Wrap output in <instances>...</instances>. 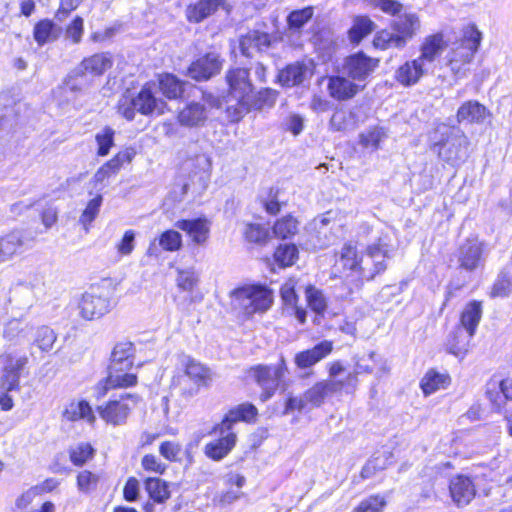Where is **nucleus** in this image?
<instances>
[{
    "label": "nucleus",
    "mask_w": 512,
    "mask_h": 512,
    "mask_svg": "<svg viewBox=\"0 0 512 512\" xmlns=\"http://www.w3.org/2000/svg\"><path fill=\"white\" fill-rule=\"evenodd\" d=\"M482 39L481 32L475 25L463 28L460 38L455 41L446 55V67L453 79L459 81L466 78Z\"/></svg>",
    "instance_id": "nucleus-3"
},
{
    "label": "nucleus",
    "mask_w": 512,
    "mask_h": 512,
    "mask_svg": "<svg viewBox=\"0 0 512 512\" xmlns=\"http://www.w3.org/2000/svg\"><path fill=\"white\" fill-rule=\"evenodd\" d=\"M245 237L249 242L263 245L269 239V231L261 224H248L245 229Z\"/></svg>",
    "instance_id": "nucleus-54"
},
{
    "label": "nucleus",
    "mask_w": 512,
    "mask_h": 512,
    "mask_svg": "<svg viewBox=\"0 0 512 512\" xmlns=\"http://www.w3.org/2000/svg\"><path fill=\"white\" fill-rule=\"evenodd\" d=\"M158 244L165 251H178L182 246V236L175 230H167L159 236Z\"/></svg>",
    "instance_id": "nucleus-49"
},
{
    "label": "nucleus",
    "mask_w": 512,
    "mask_h": 512,
    "mask_svg": "<svg viewBox=\"0 0 512 512\" xmlns=\"http://www.w3.org/2000/svg\"><path fill=\"white\" fill-rule=\"evenodd\" d=\"M140 398L136 394L125 393L119 399L110 400L104 405L98 406L100 417L113 426L123 425L131 412L138 404Z\"/></svg>",
    "instance_id": "nucleus-10"
},
{
    "label": "nucleus",
    "mask_w": 512,
    "mask_h": 512,
    "mask_svg": "<svg viewBox=\"0 0 512 512\" xmlns=\"http://www.w3.org/2000/svg\"><path fill=\"white\" fill-rule=\"evenodd\" d=\"M63 417L72 422L85 420L89 424H93L96 420L91 406L85 400L71 401L63 411Z\"/></svg>",
    "instance_id": "nucleus-28"
},
{
    "label": "nucleus",
    "mask_w": 512,
    "mask_h": 512,
    "mask_svg": "<svg viewBox=\"0 0 512 512\" xmlns=\"http://www.w3.org/2000/svg\"><path fill=\"white\" fill-rule=\"evenodd\" d=\"M159 453L167 460L175 462L179 459L181 445L173 441H165L159 447Z\"/></svg>",
    "instance_id": "nucleus-62"
},
{
    "label": "nucleus",
    "mask_w": 512,
    "mask_h": 512,
    "mask_svg": "<svg viewBox=\"0 0 512 512\" xmlns=\"http://www.w3.org/2000/svg\"><path fill=\"white\" fill-rule=\"evenodd\" d=\"M489 116L486 107L477 101L469 100L464 102L457 111V120L469 123H483Z\"/></svg>",
    "instance_id": "nucleus-25"
},
{
    "label": "nucleus",
    "mask_w": 512,
    "mask_h": 512,
    "mask_svg": "<svg viewBox=\"0 0 512 512\" xmlns=\"http://www.w3.org/2000/svg\"><path fill=\"white\" fill-rule=\"evenodd\" d=\"M94 455L93 447L88 443H80L69 451L70 461L76 466H83Z\"/></svg>",
    "instance_id": "nucleus-47"
},
{
    "label": "nucleus",
    "mask_w": 512,
    "mask_h": 512,
    "mask_svg": "<svg viewBox=\"0 0 512 512\" xmlns=\"http://www.w3.org/2000/svg\"><path fill=\"white\" fill-rule=\"evenodd\" d=\"M135 232L127 230L121 241L117 244L116 249L121 255H130L134 249Z\"/></svg>",
    "instance_id": "nucleus-63"
},
{
    "label": "nucleus",
    "mask_w": 512,
    "mask_h": 512,
    "mask_svg": "<svg viewBox=\"0 0 512 512\" xmlns=\"http://www.w3.org/2000/svg\"><path fill=\"white\" fill-rule=\"evenodd\" d=\"M449 491L453 502L459 507L469 504L476 494L472 480L463 475L451 479Z\"/></svg>",
    "instance_id": "nucleus-18"
},
{
    "label": "nucleus",
    "mask_w": 512,
    "mask_h": 512,
    "mask_svg": "<svg viewBox=\"0 0 512 512\" xmlns=\"http://www.w3.org/2000/svg\"><path fill=\"white\" fill-rule=\"evenodd\" d=\"M449 384L450 377L447 374L430 370L424 375L420 385L424 395L428 396L438 390L447 388Z\"/></svg>",
    "instance_id": "nucleus-33"
},
{
    "label": "nucleus",
    "mask_w": 512,
    "mask_h": 512,
    "mask_svg": "<svg viewBox=\"0 0 512 512\" xmlns=\"http://www.w3.org/2000/svg\"><path fill=\"white\" fill-rule=\"evenodd\" d=\"M153 87L155 84H146L136 96L123 95L118 103L119 113L127 120H133L136 111L146 116L163 114L166 102L156 98Z\"/></svg>",
    "instance_id": "nucleus-8"
},
{
    "label": "nucleus",
    "mask_w": 512,
    "mask_h": 512,
    "mask_svg": "<svg viewBox=\"0 0 512 512\" xmlns=\"http://www.w3.org/2000/svg\"><path fill=\"white\" fill-rule=\"evenodd\" d=\"M339 263L344 269L358 272L361 276L362 257L358 258L357 249L352 243H346L341 248Z\"/></svg>",
    "instance_id": "nucleus-37"
},
{
    "label": "nucleus",
    "mask_w": 512,
    "mask_h": 512,
    "mask_svg": "<svg viewBox=\"0 0 512 512\" xmlns=\"http://www.w3.org/2000/svg\"><path fill=\"white\" fill-rule=\"evenodd\" d=\"M186 83L180 81L174 75L166 74L159 80L162 93L169 99H177L184 93Z\"/></svg>",
    "instance_id": "nucleus-39"
},
{
    "label": "nucleus",
    "mask_w": 512,
    "mask_h": 512,
    "mask_svg": "<svg viewBox=\"0 0 512 512\" xmlns=\"http://www.w3.org/2000/svg\"><path fill=\"white\" fill-rule=\"evenodd\" d=\"M287 373L285 359L280 358L275 365H258L250 370L251 377L262 388L263 392L260 398L263 402L270 399L277 390L280 381Z\"/></svg>",
    "instance_id": "nucleus-9"
},
{
    "label": "nucleus",
    "mask_w": 512,
    "mask_h": 512,
    "mask_svg": "<svg viewBox=\"0 0 512 512\" xmlns=\"http://www.w3.org/2000/svg\"><path fill=\"white\" fill-rule=\"evenodd\" d=\"M95 139L98 144V155L106 156L114 144V130L110 127H105L96 134Z\"/></svg>",
    "instance_id": "nucleus-55"
},
{
    "label": "nucleus",
    "mask_w": 512,
    "mask_h": 512,
    "mask_svg": "<svg viewBox=\"0 0 512 512\" xmlns=\"http://www.w3.org/2000/svg\"><path fill=\"white\" fill-rule=\"evenodd\" d=\"M142 467L146 471L163 474L166 470V465L161 463L159 459L152 454L145 455L141 461Z\"/></svg>",
    "instance_id": "nucleus-64"
},
{
    "label": "nucleus",
    "mask_w": 512,
    "mask_h": 512,
    "mask_svg": "<svg viewBox=\"0 0 512 512\" xmlns=\"http://www.w3.org/2000/svg\"><path fill=\"white\" fill-rule=\"evenodd\" d=\"M298 231V221L291 215H287L277 220L273 226V232L276 237L286 239L295 235Z\"/></svg>",
    "instance_id": "nucleus-42"
},
{
    "label": "nucleus",
    "mask_w": 512,
    "mask_h": 512,
    "mask_svg": "<svg viewBox=\"0 0 512 512\" xmlns=\"http://www.w3.org/2000/svg\"><path fill=\"white\" fill-rule=\"evenodd\" d=\"M430 149L438 158L451 166H458L469 156L470 142L460 130L445 124L437 126L430 136Z\"/></svg>",
    "instance_id": "nucleus-4"
},
{
    "label": "nucleus",
    "mask_w": 512,
    "mask_h": 512,
    "mask_svg": "<svg viewBox=\"0 0 512 512\" xmlns=\"http://www.w3.org/2000/svg\"><path fill=\"white\" fill-rule=\"evenodd\" d=\"M364 87L365 84L356 83L345 75L331 76L328 78L327 83L329 95L338 101H346L353 98Z\"/></svg>",
    "instance_id": "nucleus-15"
},
{
    "label": "nucleus",
    "mask_w": 512,
    "mask_h": 512,
    "mask_svg": "<svg viewBox=\"0 0 512 512\" xmlns=\"http://www.w3.org/2000/svg\"><path fill=\"white\" fill-rule=\"evenodd\" d=\"M482 318V303L473 300L465 305L460 315L461 329L474 335Z\"/></svg>",
    "instance_id": "nucleus-27"
},
{
    "label": "nucleus",
    "mask_w": 512,
    "mask_h": 512,
    "mask_svg": "<svg viewBox=\"0 0 512 512\" xmlns=\"http://www.w3.org/2000/svg\"><path fill=\"white\" fill-rule=\"evenodd\" d=\"M270 45V36L259 31H250L240 40V49L243 55L250 56L252 50H262Z\"/></svg>",
    "instance_id": "nucleus-32"
},
{
    "label": "nucleus",
    "mask_w": 512,
    "mask_h": 512,
    "mask_svg": "<svg viewBox=\"0 0 512 512\" xmlns=\"http://www.w3.org/2000/svg\"><path fill=\"white\" fill-rule=\"evenodd\" d=\"M245 483V477L239 474H230L226 480V503L239 499L243 493L241 488Z\"/></svg>",
    "instance_id": "nucleus-45"
},
{
    "label": "nucleus",
    "mask_w": 512,
    "mask_h": 512,
    "mask_svg": "<svg viewBox=\"0 0 512 512\" xmlns=\"http://www.w3.org/2000/svg\"><path fill=\"white\" fill-rule=\"evenodd\" d=\"M372 8H379L382 12L397 16L390 23V29L378 31L373 38L376 49L388 50L391 48L403 49L418 34L421 21L415 13H403V5L396 0H363Z\"/></svg>",
    "instance_id": "nucleus-1"
},
{
    "label": "nucleus",
    "mask_w": 512,
    "mask_h": 512,
    "mask_svg": "<svg viewBox=\"0 0 512 512\" xmlns=\"http://www.w3.org/2000/svg\"><path fill=\"white\" fill-rule=\"evenodd\" d=\"M99 475L89 470H83L77 475V488L82 493H90L97 488Z\"/></svg>",
    "instance_id": "nucleus-51"
},
{
    "label": "nucleus",
    "mask_w": 512,
    "mask_h": 512,
    "mask_svg": "<svg viewBox=\"0 0 512 512\" xmlns=\"http://www.w3.org/2000/svg\"><path fill=\"white\" fill-rule=\"evenodd\" d=\"M483 243L477 238H471L463 243L459 250V262L461 267L467 270L476 269L482 259Z\"/></svg>",
    "instance_id": "nucleus-22"
},
{
    "label": "nucleus",
    "mask_w": 512,
    "mask_h": 512,
    "mask_svg": "<svg viewBox=\"0 0 512 512\" xmlns=\"http://www.w3.org/2000/svg\"><path fill=\"white\" fill-rule=\"evenodd\" d=\"M224 420L221 424L215 426L211 431L207 432V437L211 439L204 447V454L214 460L220 461L224 457Z\"/></svg>",
    "instance_id": "nucleus-26"
},
{
    "label": "nucleus",
    "mask_w": 512,
    "mask_h": 512,
    "mask_svg": "<svg viewBox=\"0 0 512 512\" xmlns=\"http://www.w3.org/2000/svg\"><path fill=\"white\" fill-rule=\"evenodd\" d=\"M233 310L250 317L267 311L273 303V292L262 285L237 288L230 293Z\"/></svg>",
    "instance_id": "nucleus-6"
},
{
    "label": "nucleus",
    "mask_w": 512,
    "mask_h": 512,
    "mask_svg": "<svg viewBox=\"0 0 512 512\" xmlns=\"http://www.w3.org/2000/svg\"><path fill=\"white\" fill-rule=\"evenodd\" d=\"M306 299L309 307L316 313L320 314L325 311L327 302L320 290L313 286H308L306 288Z\"/></svg>",
    "instance_id": "nucleus-52"
},
{
    "label": "nucleus",
    "mask_w": 512,
    "mask_h": 512,
    "mask_svg": "<svg viewBox=\"0 0 512 512\" xmlns=\"http://www.w3.org/2000/svg\"><path fill=\"white\" fill-rule=\"evenodd\" d=\"M61 29L50 20H42L34 27V39L39 45H44L58 38Z\"/></svg>",
    "instance_id": "nucleus-36"
},
{
    "label": "nucleus",
    "mask_w": 512,
    "mask_h": 512,
    "mask_svg": "<svg viewBox=\"0 0 512 512\" xmlns=\"http://www.w3.org/2000/svg\"><path fill=\"white\" fill-rule=\"evenodd\" d=\"M178 120L185 126H197L205 120L204 108L198 103H192L180 111Z\"/></svg>",
    "instance_id": "nucleus-40"
},
{
    "label": "nucleus",
    "mask_w": 512,
    "mask_h": 512,
    "mask_svg": "<svg viewBox=\"0 0 512 512\" xmlns=\"http://www.w3.org/2000/svg\"><path fill=\"white\" fill-rule=\"evenodd\" d=\"M121 165L122 161L119 155L109 160L94 174L93 179L95 183H103L105 179L109 178L112 174H115L120 169Z\"/></svg>",
    "instance_id": "nucleus-53"
},
{
    "label": "nucleus",
    "mask_w": 512,
    "mask_h": 512,
    "mask_svg": "<svg viewBox=\"0 0 512 512\" xmlns=\"http://www.w3.org/2000/svg\"><path fill=\"white\" fill-rule=\"evenodd\" d=\"M112 65L113 60L108 53H97L85 58L75 71V75L76 77L85 74L100 76L110 69Z\"/></svg>",
    "instance_id": "nucleus-21"
},
{
    "label": "nucleus",
    "mask_w": 512,
    "mask_h": 512,
    "mask_svg": "<svg viewBox=\"0 0 512 512\" xmlns=\"http://www.w3.org/2000/svg\"><path fill=\"white\" fill-rule=\"evenodd\" d=\"M385 506L386 500L384 497L375 495L362 500L353 512H383Z\"/></svg>",
    "instance_id": "nucleus-57"
},
{
    "label": "nucleus",
    "mask_w": 512,
    "mask_h": 512,
    "mask_svg": "<svg viewBox=\"0 0 512 512\" xmlns=\"http://www.w3.org/2000/svg\"><path fill=\"white\" fill-rule=\"evenodd\" d=\"M511 292L512 275L509 272L503 271L494 283L490 294L492 297H506Z\"/></svg>",
    "instance_id": "nucleus-50"
},
{
    "label": "nucleus",
    "mask_w": 512,
    "mask_h": 512,
    "mask_svg": "<svg viewBox=\"0 0 512 512\" xmlns=\"http://www.w3.org/2000/svg\"><path fill=\"white\" fill-rule=\"evenodd\" d=\"M27 363V357L16 356L13 354H4L0 356V365L2 366V375L0 377V387L4 391H13L19 389L20 372Z\"/></svg>",
    "instance_id": "nucleus-13"
},
{
    "label": "nucleus",
    "mask_w": 512,
    "mask_h": 512,
    "mask_svg": "<svg viewBox=\"0 0 512 512\" xmlns=\"http://www.w3.org/2000/svg\"><path fill=\"white\" fill-rule=\"evenodd\" d=\"M132 350L130 342L118 343L112 351L109 369L129 371L133 365Z\"/></svg>",
    "instance_id": "nucleus-29"
},
{
    "label": "nucleus",
    "mask_w": 512,
    "mask_h": 512,
    "mask_svg": "<svg viewBox=\"0 0 512 512\" xmlns=\"http://www.w3.org/2000/svg\"><path fill=\"white\" fill-rule=\"evenodd\" d=\"M445 48L446 42L443 34L436 33L426 36L419 45V55L417 58L431 70L435 61L440 57Z\"/></svg>",
    "instance_id": "nucleus-16"
},
{
    "label": "nucleus",
    "mask_w": 512,
    "mask_h": 512,
    "mask_svg": "<svg viewBox=\"0 0 512 512\" xmlns=\"http://www.w3.org/2000/svg\"><path fill=\"white\" fill-rule=\"evenodd\" d=\"M332 349V342L327 340L322 341L311 349L297 353L294 357V363L299 369L310 368L328 356L332 352Z\"/></svg>",
    "instance_id": "nucleus-19"
},
{
    "label": "nucleus",
    "mask_w": 512,
    "mask_h": 512,
    "mask_svg": "<svg viewBox=\"0 0 512 512\" xmlns=\"http://www.w3.org/2000/svg\"><path fill=\"white\" fill-rule=\"evenodd\" d=\"M474 335H470L465 330L458 328L448 342L450 353L457 357H463L469 350L471 339Z\"/></svg>",
    "instance_id": "nucleus-38"
},
{
    "label": "nucleus",
    "mask_w": 512,
    "mask_h": 512,
    "mask_svg": "<svg viewBox=\"0 0 512 512\" xmlns=\"http://www.w3.org/2000/svg\"><path fill=\"white\" fill-rule=\"evenodd\" d=\"M313 14L314 9L311 6L292 11L287 18L289 29L300 30L312 18Z\"/></svg>",
    "instance_id": "nucleus-46"
},
{
    "label": "nucleus",
    "mask_w": 512,
    "mask_h": 512,
    "mask_svg": "<svg viewBox=\"0 0 512 512\" xmlns=\"http://www.w3.org/2000/svg\"><path fill=\"white\" fill-rule=\"evenodd\" d=\"M175 227L186 232L191 240L198 245L204 244L210 233V222L205 218L178 220Z\"/></svg>",
    "instance_id": "nucleus-20"
},
{
    "label": "nucleus",
    "mask_w": 512,
    "mask_h": 512,
    "mask_svg": "<svg viewBox=\"0 0 512 512\" xmlns=\"http://www.w3.org/2000/svg\"><path fill=\"white\" fill-rule=\"evenodd\" d=\"M375 28L376 24L368 16H355L352 26L348 31L350 42L359 44L366 36L371 34Z\"/></svg>",
    "instance_id": "nucleus-31"
},
{
    "label": "nucleus",
    "mask_w": 512,
    "mask_h": 512,
    "mask_svg": "<svg viewBox=\"0 0 512 512\" xmlns=\"http://www.w3.org/2000/svg\"><path fill=\"white\" fill-rule=\"evenodd\" d=\"M102 202H103V197H102V195L98 194L88 202L86 208L82 212L79 221L85 227L86 230H88V226L97 217V215L100 211Z\"/></svg>",
    "instance_id": "nucleus-48"
},
{
    "label": "nucleus",
    "mask_w": 512,
    "mask_h": 512,
    "mask_svg": "<svg viewBox=\"0 0 512 512\" xmlns=\"http://www.w3.org/2000/svg\"><path fill=\"white\" fill-rule=\"evenodd\" d=\"M384 137L383 129L375 127L361 134V144L366 148L377 149Z\"/></svg>",
    "instance_id": "nucleus-58"
},
{
    "label": "nucleus",
    "mask_w": 512,
    "mask_h": 512,
    "mask_svg": "<svg viewBox=\"0 0 512 512\" xmlns=\"http://www.w3.org/2000/svg\"><path fill=\"white\" fill-rule=\"evenodd\" d=\"M136 382L137 377L135 374L128 373V371L109 369V374L104 385L100 384L97 387L98 397L104 396L109 389L130 387L135 385Z\"/></svg>",
    "instance_id": "nucleus-24"
},
{
    "label": "nucleus",
    "mask_w": 512,
    "mask_h": 512,
    "mask_svg": "<svg viewBox=\"0 0 512 512\" xmlns=\"http://www.w3.org/2000/svg\"><path fill=\"white\" fill-rule=\"evenodd\" d=\"M429 70L417 57L406 60L394 72V80L402 87L409 88L417 85Z\"/></svg>",
    "instance_id": "nucleus-14"
},
{
    "label": "nucleus",
    "mask_w": 512,
    "mask_h": 512,
    "mask_svg": "<svg viewBox=\"0 0 512 512\" xmlns=\"http://www.w3.org/2000/svg\"><path fill=\"white\" fill-rule=\"evenodd\" d=\"M386 458L377 456L368 460L361 470V477L368 479L373 477L378 471L386 468Z\"/></svg>",
    "instance_id": "nucleus-59"
},
{
    "label": "nucleus",
    "mask_w": 512,
    "mask_h": 512,
    "mask_svg": "<svg viewBox=\"0 0 512 512\" xmlns=\"http://www.w3.org/2000/svg\"><path fill=\"white\" fill-rule=\"evenodd\" d=\"M220 69L221 63L218 59L214 55L208 54L190 65L188 75L197 81H202L209 79L218 73Z\"/></svg>",
    "instance_id": "nucleus-23"
},
{
    "label": "nucleus",
    "mask_w": 512,
    "mask_h": 512,
    "mask_svg": "<svg viewBox=\"0 0 512 512\" xmlns=\"http://www.w3.org/2000/svg\"><path fill=\"white\" fill-rule=\"evenodd\" d=\"M175 372L171 379V388L178 390L185 399L196 396L202 387H208L213 379V371L185 353L175 356Z\"/></svg>",
    "instance_id": "nucleus-2"
},
{
    "label": "nucleus",
    "mask_w": 512,
    "mask_h": 512,
    "mask_svg": "<svg viewBox=\"0 0 512 512\" xmlns=\"http://www.w3.org/2000/svg\"><path fill=\"white\" fill-rule=\"evenodd\" d=\"M297 259L298 249L293 244L280 245L274 253L275 262L282 268L292 266Z\"/></svg>",
    "instance_id": "nucleus-41"
},
{
    "label": "nucleus",
    "mask_w": 512,
    "mask_h": 512,
    "mask_svg": "<svg viewBox=\"0 0 512 512\" xmlns=\"http://www.w3.org/2000/svg\"><path fill=\"white\" fill-rule=\"evenodd\" d=\"M111 279H102L85 291L78 303L80 316L85 320L99 319L111 309V297L115 291Z\"/></svg>",
    "instance_id": "nucleus-5"
},
{
    "label": "nucleus",
    "mask_w": 512,
    "mask_h": 512,
    "mask_svg": "<svg viewBox=\"0 0 512 512\" xmlns=\"http://www.w3.org/2000/svg\"><path fill=\"white\" fill-rule=\"evenodd\" d=\"M312 62H296L288 65L279 73V82L288 87L302 84L313 76Z\"/></svg>",
    "instance_id": "nucleus-17"
},
{
    "label": "nucleus",
    "mask_w": 512,
    "mask_h": 512,
    "mask_svg": "<svg viewBox=\"0 0 512 512\" xmlns=\"http://www.w3.org/2000/svg\"><path fill=\"white\" fill-rule=\"evenodd\" d=\"M229 92L226 94V118L239 121L248 111L249 94L252 91L246 69H236L228 77Z\"/></svg>",
    "instance_id": "nucleus-7"
},
{
    "label": "nucleus",
    "mask_w": 512,
    "mask_h": 512,
    "mask_svg": "<svg viewBox=\"0 0 512 512\" xmlns=\"http://www.w3.org/2000/svg\"><path fill=\"white\" fill-rule=\"evenodd\" d=\"M23 244L24 239L20 231H11L10 233L0 237V252L5 262L12 259Z\"/></svg>",
    "instance_id": "nucleus-34"
},
{
    "label": "nucleus",
    "mask_w": 512,
    "mask_h": 512,
    "mask_svg": "<svg viewBox=\"0 0 512 512\" xmlns=\"http://www.w3.org/2000/svg\"><path fill=\"white\" fill-rule=\"evenodd\" d=\"M146 490L150 497L156 502H164L169 498L170 492L166 483L159 478H149L146 481Z\"/></svg>",
    "instance_id": "nucleus-44"
},
{
    "label": "nucleus",
    "mask_w": 512,
    "mask_h": 512,
    "mask_svg": "<svg viewBox=\"0 0 512 512\" xmlns=\"http://www.w3.org/2000/svg\"><path fill=\"white\" fill-rule=\"evenodd\" d=\"M55 341L56 335L52 329L47 326L38 328L35 343L42 351H50Z\"/></svg>",
    "instance_id": "nucleus-56"
},
{
    "label": "nucleus",
    "mask_w": 512,
    "mask_h": 512,
    "mask_svg": "<svg viewBox=\"0 0 512 512\" xmlns=\"http://www.w3.org/2000/svg\"><path fill=\"white\" fill-rule=\"evenodd\" d=\"M177 286L183 291H191L196 285L198 278L192 270L178 271Z\"/></svg>",
    "instance_id": "nucleus-61"
},
{
    "label": "nucleus",
    "mask_w": 512,
    "mask_h": 512,
    "mask_svg": "<svg viewBox=\"0 0 512 512\" xmlns=\"http://www.w3.org/2000/svg\"><path fill=\"white\" fill-rule=\"evenodd\" d=\"M221 4L222 0H200L187 8V19L199 23L216 12Z\"/></svg>",
    "instance_id": "nucleus-30"
},
{
    "label": "nucleus",
    "mask_w": 512,
    "mask_h": 512,
    "mask_svg": "<svg viewBox=\"0 0 512 512\" xmlns=\"http://www.w3.org/2000/svg\"><path fill=\"white\" fill-rule=\"evenodd\" d=\"M352 127V114L344 109L336 110L329 121V129L334 132H344Z\"/></svg>",
    "instance_id": "nucleus-43"
},
{
    "label": "nucleus",
    "mask_w": 512,
    "mask_h": 512,
    "mask_svg": "<svg viewBox=\"0 0 512 512\" xmlns=\"http://www.w3.org/2000/svg\"><path fill=\"white\" fill-rule=\"evenodd\" d=\"M389 258V246L383 238H379L367 246L362 257L361 277L372 280L387 268L386 260Z\"/></svg>",
    "instance_id": "nucleus-11"
},
{
    "label": "nucleus",
    "mask_w": 512,
    "mask_h": 512,
    "mask_svg": "<svg viewBox=\"0 0 512 512\" xmlns=\"http://www.w3.org/2000/svg\"><path fill=\"white\" fill-rule=\"evenodd\" d=\"M326 397L327 395L320 382H317L304 393L305 401L315 407H319Z\"/></svg>",
    "instance_id": "nucleus-60"
},
{
    "label": "nucleus",
    "mask_w": 512,
    "mask_h": 512,
    "mask_svg": "<svg viewBox=\"0 0 512 512\" xmlns=\"http://www.w3.org/2000/svg\"><path fill=\"white\" fill-rule=\"evenodd\" d=\"M258 415L257 408L250 403H242L229 410L226 414V423L243 421L246 423L255 422Z\"/></svg>",
    "instance_id": "nucleus-35"
},
{
    "label": "nucleus",
    "mask_w": 512,
    "mask_h": 512,
    "mask_svg": "<svg viewBox=\"0 0 512 512\" xmlns=\"http://www.w3.org/2000/svg\"><path fill=\"white\" fill-rule=\"evenodd\" d=\"M378 64V59L359 52L346 58L343 73L356 83L364 84L368 76L378 67Z\"/></svg>",
    "instance_id": "nucleus-12"
}]
</instances>
